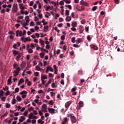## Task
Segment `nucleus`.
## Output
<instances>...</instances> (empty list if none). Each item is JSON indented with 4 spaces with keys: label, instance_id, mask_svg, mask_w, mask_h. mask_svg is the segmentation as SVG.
<instances>
[{
    "label": "nucleus",
    "instance_id": "obj_1",
    "mask_svg": "<svg viewBox=\"0 0 124 124\" xmlns=\"http://www.w3.org/2000/svg\"><path fill=\"white\" fill-rule=\"evenodd\" d=\"M17 11H18V4H14L12 8V12L13 13H17Z\"/></svg>",
    "mask_w": 124,
    "mask_h": 124
},
{
    "label": "nucleus",
    "instance_id": "obj_2",
    "mask_svg": "<svg viewBox=\"0 0 124 124\" xmlns=\"http://www.w3.org/2000/svg\"><path fill=\"white\" fill-rule=\"evenodd\" d=\"M48 112L50 114H55V113H58V110L55 109L53 108H48Z\"/></svg>",
    "mask_w": 124,
    "mask_h": 124
},
{
    "label": "nucleus",
    "instance_id": "obj_3",
    "mask_svg": "<svg viewBox=\"0 0 124 124\" xmlns=\"http://www.w3.org/2000/svg\"><path fill=\"white\" fill-rule=\"evenodd\" d=\"M27 51H28V53L30 54H32V53H33V50L31 48H30V45L28 44L27 45Z\"/></svg>",
    "mask_w": 124,
    "mask_h": 124
},
{
    "label": "nucleus",
    "instance_id": "obj_4",
    "mask_svg": "<svg viewBox=\"0 0 124 124\" xmlns=\"http://www.w3.org/2000/svg\"><path fill=\"white\" fill-rule=\"evenodd\" d=\"M29 119H33L36 120L37 119V117L33 115V113H31L29 115Z\"/></svg>",
    "mask_w": 124,
    "mask_h": 124
},
{
    "label": "nucleus",
    "instance_id": "obj_5",
    "mask_svg": "<svg viewBox=\"0 0 124 124\" xmlns=\"http://www.w3.org/2000/svg\"><path fill=\"white\" fill-rule=\"evenodd\" d=\"M80 4L81 5H85V6H88L89 5V3H88L87 2H86L84 0H81L80 1Z\"/></svg>",
    "mask_w": 124,
    "mask_h": 124
},
{
    "label": "nucleus",
    "instance_id": "obj_6",
    "mask_svg": "<svg viewBox=\"0 0 124 124\" xmlns=\"http://www.w3.org/2000/svg\"><path fill=\"white\" fill-rule=\"evenodd\" d=\"M20 71H21V68L20 67H17V68H16V70L14 71V73H20Z\"/></svg>",
    "mask_w": 124,
    "mask_h": 124
},
{
    "label": "nucleus",
    "instance_id": "obj_7",
    "mask_svg": "<svg viewBox=\"0 0 124 124\" xmlns=\"http://www.w3.org/2000/svg\"><path fill=\"white\" fill-rule=\"evenodd\" d=\"M76 117H75V116H73L71 118V122H72V123H73V124H75V123H76Z\"/></svg>",
    "mask_w": 124,
    "mask_h": 124
},
{
    "label": "nucleus",
    "instance_id": "obj_8",
    "mask_svg": "<svg viewBox=\"0 0 124 124\" xmlns=\"http://www.w3.org/2000/svg\"><path fill=\"white\" fill-rule=\"evenodd\" d=\"M70 104H71V101L67 102L65 104V108H68L70 106Z\"/></svg>",
    "mask_w": 124,
    "mask_h": 124
},
{
    "label": "nucleus",
    "instance_id": "obj_9",
    "mask_svg": "<svg viewBox=\"0 0 124 124\" xmlns=\"http://www.w3.org/2000/svg\"><path fill=\"white\" fill-rule=\"evenodd\" d=\"M68 119H67V117H65L63 120V122H62V124H65L66 123H68Z\"/></svg>",
    "mask_w": 124,
    "mask_h": 124
},
{
    "label": "nucleus",
    "instance_id": "obj_10",
    "mask_svg": "<svg viewBox=\"0 0 124 124\" xmlns=\"http://www.w3.org/2000/svg\"><path fill=\"white\" fill-rule=\"evenodd\" d=\"M19 53H20L19 52V51H18L16 50H13V54L14 56H17V55H18Z\"/></svg>",
    "mask_w": 124,
    "mask_h": 124
},
{
    "label": "nucleus",
    "instance_id": "obj_11",
    "mask_svg": "<svg viewBox=\"0 0 124 124\" xmlns=\"http://www.w3.org/2000/svg\"><path fill=\"white\" fill-rule=\"evenodd\" d=\"M17 56L16 57V61H19V60H20V58H21V57H22V55H23L22 53H19L17 54Z\"/></svg>",
    "mask_w": 124,
    "mask_h": 124
},
{
    "label": "nucleus",
    "instance_id": "obj_12",
    "mask_svg": "<svg viewBox=\"0 0 124 124\" xmlns=\"http://www.w3.org/2000/svg\"><path fill=\"white\" fill-rule=\"evenodd\" d=\"M83 31H84V27L82 26H79V33H82Z\"/></svg>",
    "mask_w": 124,
    "mask_h": 124
},
{
    "label": "nucleus",
    "instance_id": "obj_13",
    "mask_svg": "<svg viewBox=\"0 0 124 124\" xmlns=\"http://www.w3.org/2000/svg\"><path fill=\"white\" fill-rule=\"evenodd\" d=\"M45 79H47V76H42L41 80L42 81H45Z\"/></svg>",
    "mask_w": 124,
    "mask_h": 124
},
{
    "label": "nucleus",
    "instance_id": "obj_14",
    "mask_svg": "<svg viewBox=\"0 0 124 124\" xmlns=\"http://www.w3.org/2000/svg\"><path fill=\"white\" fill-rule=\"evenodd\" d=\"M23 5H24V4L23 3L19 4V8H20L21 10H25V7H24Z\"/></svg>",
    "mask_w": 124,
    "mask_h": 124
},
{
    "label": "nucleus",
    "instance_id": "obj_15",
    "mask_svg": "<svg viewBox=\"0 0 124 124\" xmlns=\"http://www.w3.org/2000/svg\"><path fill=\"white\" fill-rule=\"evenodd\" d=\"M65 20L67 22H70V21H71V16H67L66 17Z\"/></svg>",
    "mask_w": 124,
    "mask_h": 124
},
{
    "label": "nucleus",
    "instance_id": "obj_16",
    "mask_svg": "<svg viewBox=\"0 0 124 124\" xmlns=\"http://www.w3.org/2000/svg\"><path fill=\"white\" fill-rule=\"evenodd\" d=\"M91 48H93L94 50H98V47L94 45H91Z\"/></svg>",
    "mask_w": 124,
    "mask_h": 124
},
{
    "label": "nucleus",
    "instance_id": "obj_17",
    "mask_svg": "<svg viewBox=\"0 0 124 124\" xmlns=\"http://www.w3.org/2000/svg\"><path fill=\"white\" fill-rule=\"evenodd\" d=\"M28 93V92L26 91H23L19 93V94H21V95H24L25 94H27Z\"/></svg>",
    "mask_w": 124,
    "mask_h": 124
},
{
    "label": "nucleus",
    "instance_id": "obj_18",
    "mask_svg": "<svg viewBox=\"0 0 124 124\" xmlns=\"http://www.w3.org/2000/svg\"><path fill=\"white\" fill-rule=\"evenodd\" d=\"M26 23H29L30 22V16H27L25 17Z\"/></svg>",
    "mask_w": 124,
    "mask_h": 124
},
{
    "label": "nucleus",
    "instance_id": "obj_19",
    "mask_svg": "<svg viewBox=\"0 0 124 124\" xmlns=\"http://www.w3.org/2000/svg\"><path fill=\"white\" fill-rule=\"evenodd\" d=\"M40 56L42 59L44 58V56H45V53L44 52H42L40 53Z\"/></svg>",
    "mask_w": 124,
    "mask_h": 124
},
{
    "label": "nucleus",
    "instance_id": "obj_20",
    "mask_svg": "<svg viewBox=\"0 0 124 124\" xmlns=\"http://www.w3.org/2000/svg\"><path fill=\"white\" fill-rule=\"evenodd\" d=\"M16 102L17 101L16 100V99H15V96H14L13 98L12 104H16Z\"/></svg>",
    "mask_w": 124,
    "mask_h": 124
},
{
    "label": "nucleus",
    "instance_id": "obj_21",
    "mask_svg": "<svg viewBox=\"0 0 124 124\" xmlns=\"http://www.w3.org/2000/svg\"><path fill=\"white\" fill-rule=\"evenodd\" d=\"M31 41V37H28L25 38V39L24 40V43H26V42H27V41L30 42Z\"/></svg>",
    "mask_w": 124,
    "mask_h": 124
},
{
    "label": "nucleus",
    "instance_id": "obj_22",
    "mask_svg": "<svg viewBox=\"0 0 124 124\" xmlns=\"http://www.w3.org/2000/svg\"><path fill=\"white\" fill-rule=\"evenodd\" d=\"M83 41V39L82 38H78L77 40H76V42H78V43H81Z\"/></svg>",
    "mask_w": 124,
    "mask_h": 124
},
{
    "label": "nucleus",
    "instance_id": "obj_23",
    "mask_svg": "<svg viewBox=\"0 0 124 124\" xmlns=\"http://www.w3.org/2000/svg\"><path fill=\"white\" fill-rule=\"evenodd\" d=\"M77 22H72V27L75 28V27H77Z\"/></svg>",
    "mask_w": 124,
    "mask_h": 124
},
{
    "label": "nucleus",
    "instance_id": "obj_24",
    "mask_svg": "<svg viewBox=\"0 0 124 124\" xmlns=\"http://www.w3.org/2000/svg\"><path fill=\"white\" fill-rule=\"evenodd\" d=\"M71 16H72V18H78V16L74 15V13H72Z\"/></svg>",
    "mask_w": 124,
    "mask_h": 124
},
{
    "label": "nucleus",
    "instance_id": "obj_25",
    "mask_svg": "<svg viewBox=\"0 0 124 124\" xmlns=\"http://www.w3.org/2000/svg\"><path fill=\"white\" fill-rule=\"evenodd\" d=\"M22 45L23 46L20 47V51H23V50H24V49H26V46H25V45L22 44Z\"/></svg>",
    "mask_w": 124,
    "mask_h": 124
},
{
    "label": "nucleus",
    "instance_id": "obj_26",
    "mask_svg": "<svg viewBox=\"0 0 124 124\" xmlns=\"http://www.w3.org/2000/svg\"><path fill=\"white\" fill-rule=\"evenodd\" d=\"M19 88L17 87L15 89V92H14L13 93H18L19 92Z\"/></svg>",
    "mask_w": 124,
    "mask_h": 124
},
{
    "label": "nucleus",
    "instance_id": "obj_27",
    "mask_svg": "<svg viewBox=\"0 0 124 124\" xmlns=\"http://www.w3.org/2000/svg\"><path fill=\"white\" fill-rule=\"evenodd\" d=\"M79 107H83L84 105V103H83L82 101H80L79 103Z\"/></svg>",
    "mask_w": 124,
    "mask_h": 124
},
{
    "label": "nucleus",
    "instance_id": "obj_28",
    "mask_svg": "<svg viewBox=\"0 0 124 124\" xmlns=\"http://www.w3.org/2000/svg\"><path fill=\"white\" fill-rule=\"evenodd\" d=\"M42 108L44 110H46L47 109V106L46 104H44L42 105Z\"/></svg>",
    "mask_w": 124,
    "mask_h": 124
},
{
    "label": "nucleus",
    "instance_id": "obj_29",
    "mask_svg": "<svg viewBox=\"0 0 124 124\" xmlns=\"http://www.w3.org/2000/svg\"><path fill=\"white\" fill-rule=\"evenodd\" d=\"M49 29V27L48 26H44V31H45L46 32H47L46 31H48V30Z\"/></svg>",
    "mask_w": 124,
    "mask_h": 124
},
{
    "label": "nucleus",
    "instance_id": "obj_30",
    "mask_svg": "<svg viewBox=\"0 0 124 124\" xmlns=\"http://www.w3.org/2000/svg\"><path fill=\"white\" fill-rule=\"evenodd\" d=\"M9 88H8V86H5V87H3V91H8Z\"/></svg>",
    "mask_w": 124,
    "mask_h": 124
},
{
    "label": "nucleus",
    "instance_id": "obj_31",
    "mask_svg": "<svg viewBox=\"0 0 124 124\" xmlns=\"http://www.w3.org/2000/svg\"><path fill=\"white\" fill-rule=\"evenodd\" d=\"M36 69L38 71H40V70H41V68H40V67H39V66H38V65L36 66Z\"/></svg>",
    "mask_w": 124,
    "mask_h": 124
},
{
    "label": "nucleus",
    "instance_id": "obj_32",
    "mask_svg": "<svg viewBox=\"0 0 124 124\" xmlns=\"http://www.w3.org/2000/svg\"><path fill=\"white\" fill-rule=\"evenodd\" d=\"M6 108H10L11 107V105H10V104L7 103L6 104Z\"/></svg>",
    "mask_w": 124,
    "mask_h": 124
},
{
    "label": "nucleus",
    "instance_id": "obj_33",
    "mask_svg": "<svg viewBox=\"0 0 124 124\" xmlns=\"http://www.w3.org/2000/svg\"><path fill=\"white\" fill-rule=\"evenodd\" d=\"M40 35H41V37H44V36H46L47 34H44L43 33H40Z\"/></svg>",
    "mask_w": 124,
    "mask_h": 124
},
{
    "label": "nucleus",
    "instance_id": "obj_34",
    "mask_svg": "<svg viewBox=\"0 0 124 124\" xmlns=\"http://www.w3.org/2000/svg\"><path fill=\"white\" fill-rule=\"evenodd\" d=\"M77 9H78V11H81V6L79 5H77L76 7Z\"/></svg>",
    "mask_w": 124,
    "mask_h": 124
},
{
    "label": "nucleus",
    "instance_id": "obj_35",
    "mask_svg": "<svg viewBox=\"0 0 124 124\" xmlns=\"http://www.w3.org/2000/svg\"><path fill=\"white\" fill-rule=\"evenodd\" d=\"M65 15L66 16H68V15H69V11L68 10H65Z\"/></svg>",
    "mask_w": 124,
    "mask_h": 124
},
{
    "label": "nucleus",
    "instance_id": "obj_36",
    "mask_svg": "<svg viewBox=\"0 0 124 124\" xmlns=\"http://www.w3.org/2000/svg\"><path fill=\"white\" fill-rule=\"evenodd\" d=\"M13 67H14V68L16 69V68L18 67V64L16 63H15L14 64Z\"/></svg>",
    "mask_w": 124,
    "mask_h": 124
},
{
    "label": "nucleus",
    "instance_id": "obj_37",
    "mask_svg": "<svg viewBox=\"0 0 124 124\" xmlns=\"http://www.w3.org/2000/svg\"><path fill=\"white\" fill-rule=\"evenodd\" d=\"M96 9H97V6H94V7H93L92 8V10L93 11H95V10H96Z\"/></svg>",
    "mask_w": 124,
    "mask_h": 124
},
{
    "label": "nucleus",
    "instance_id": "obj_38",
    "mask_svg": "<svg viewBox=\"0 0 124 124\" xmlns=\"http://www.w3.org/2000/svg\"><path fill=\"white\" fill-rule=\"evenodd\" d=\"M16 99L17 100H18V101H21V100H22V98H21L20 96H17L16 97Z\"/></svg>",
    "mask_w": 124,
    "mask_h": 124
},
{
    "label": "nucleus",
    "instance_id": "obj_39",
    "mask_svg": "<svg viewBox=\"0 0 124 124\" xmlns=\"http://www.w3.org/2000/svg\"><path fill=\"white\" fill-rule=\"evenodd\" d=\"M12 84V82H11V79H8V82L7 85H11Z\"/></svg>",
    "mask_w": 124,
    "mask_h": 124
},
{
    "label": "nucleus",
    "instance_id": "obj_40",
    "mask_svg": "<svg viewBox=\"0 0 124 124\" xmlns=\"http://www.w3.org/2000/svg\"><path fill=\"white\" fill-rule=\"evenodd\" d=\"M61 39L62 40H64V39H65V36H64V35L61 36Z\"/></svg>",
    "mask_w": 124,
    "mask_h": 124
},
{
    "label": "nucleus",
    "instance_id": "obj_41",
    "mask_svg": "<svg viewBox=\"0 0 124 124\" xmlns=\"http://www.w3.org/2000/svg\"><path fill=\"white\" fill-rule=\"evenodd\" d=\"M87 40H88V41H91V40H92V39L91 38V36L90 35H88L87 37Z\"/></svg>",
    "mask_w": 124,
    "mask_h": 124
},
{
    "label": "nucleus",
    "instance_id": "obj_42",
    "mask_svg": "<svg viewBox=\"0 0 124 124\" xmlns=\"http://www.w3.org/2000/svg\"><path fill=\"white\" fill-rule=\"evenodd\" d=\"M3 93H4V92H3V91L0 90V95L3 96Z\"/></svg>",
    "mask_w": 124,
    "mask_h": 124
},
{
    "label": "nucleus",
    "instance_id": "obj_43",
    "mask_svg": "<svg viewBox=\"0 0 124 124\" xmlns=\"http://www.w3.org/2000/svg\"><path fill=\"white\" fill-rule=\"evenodd\" d=\"M71 41L73 43H75V37H72L71 39Z\"/></svg>",
    "mask_w": 124,
    "mask_h": 124
},
{
    "label": "nucleus",
    "instance_id": "obj_44",
    "mask_svg": "<svg viewBox=\"0 0 124 124\" xmlns=\"http://www.w3.org/2000/svg\"><path fill=\"white\" fill-rule=\"evenodd\" d=\"M30 47H31V48H32V49H33V48H34L35 47V46H34V44H31V45H30Z\"/></svg>",
    "mask_w": 124,
    "mask_h": 124
},
{
    "label": "nucleus",
    "instance_id": "obj_45",
    "mask_svg": "<svg viewBox=\"0 0 124 124\" xmlns=\"http://www.w3.org/2000/svg\"><path fill=\"white\" fill-rule=\"evenodd\" d=\"M50 68V66H48L46 68V73H48L49 72V69Z\"/></svg>",
    "mask_w": 124,
    "mask_h": 124
},
{
    "label": "nucleus",
    "instance_id": "obj_46",
    "mask_svg": "<svg viewBox=\"0 0 124 124\" xmlns=\"http://www.w3.org/2000/svg\"><path fill=\"white\" fill-rule=\"evenodd\" d=\"M33 3H34L33 1H31L29 4L30 6H32V5H33Z\"/></svg>",
    "mask_w": 124,
    "mask_h": 124
},
{
    "label": "nucleus",
    "instance_id": "obj_47",
    "mask_svg": "<svg viewBox=\"0 0 124 124\" xmlns=\"http://www.w3.org/2000/svg\"><path fill=\"white\" fill-rule=\"evenodd\" d=\"M18 35L19 36H22L23 35V32H22V31H19Z\"/></svg>",
    "mask_w": 124,
    "mask_h": 124
},
{
    "label": "nucleus",
    "instance_id": "obj_48",
    "mask_svg": "<svg viewBox=\"0 0 124 124\" xmlns=\"http://www.w3.org/2000/svg\"><path fill=\"white\" fill-rule=\"evenodd\" d=\"M34 76L37 77L39 75V73H38L37 72H34Z\"/></svg>",
    "mask_w": 124,
    "mask_h": 124
},
{
    "label": "nucleus",
    "instance_id": "obj_49",
    "mask_svg": "<svg viewBox=\"0 0 124 124\" xmlns=\"http://www.w3.org/2000/svg\"><path fill=\"white\" fill-rule=\"evenodd\" d=\"M39 43H40V44H42L44 43V41L43 40L41 39H39Z\"/></svg>",
    "mask_w": 124,
    "mask_h": 124
},
{
    "label": "nucleus",
    "instance_id": "obj_50",
    "mask_svg": "<svg viewBox=\"0 0 124 124\" xmlns=\"http://www.w3.org/2000/svg\"><path fill=\"white\" fill-rule=\"evenodd\" d=\"M49 9H51V7L50 6L46 7V11H48Z\"/></svg>",
    "mask_w": 124,
    "mask_h": 124
},
{
    "label": "nucleus",
    "instance_id": "obj_51",
    "mask_svg": "<svg viewBox=\"0 0 124 124\" xmlns=\"http://www.w3.org/2000/svg\"><path fill=\"white\" fill-rule=\"evenodd\" d=\"M53 68H54V70H57V71H58V68L57 67V65H54Z\"/></svg>",
    "mask_w": 124,
    "mask_h": 124
},
{
    "label": "nucleus",
    "instance_id": "obj_52",
    "mask_svg": "<svg viewBox=\"0 0 124 124\" xmlns=\"http://www.w3.org/2000/svg\"><path fill=\"white\" fill-rule=\"evenodd\" d=\"M48 104H50V105H53V104H54V102L53 101V100H51L49 101Z\"/></svg>",
    "mask_w": 124,
    "mask_h": 124
},
{
    "label": "nucleus",
    "instance_id": "obj_53",
    "mask_svg": "<svg viewBox=\"0 0 124 124\" xmlns=\"http://www.w3.org/2000/svg\"><path fill=\"white\" fill-rule=\"evenodd\" d=\"M6 99V97L3 96L1 98V100H2V101H5Z\"/></svg>",
    "mask_w": 124,
    "mask_h": 124
},
{
    "label": "nucleus",
    "instance_id": "obj_54",
    "mask_svg": "<svg viewBox=\"0 0 124 124\" xmlns=\"http://www.w3.org/2000/svg\"><path fill=\"white\" fill-rule=\"evenodd\" d=\"M33 114L34 115H37L38 113H37V111L33 109Z\"/></svg>",
    "mask_w": 124,
    "mask_h": 124
},
{
    "label": "nucleus",
    "instance_id": "obj_55",
    "mask_svg": "<svg viewBox=\"0 0 124 124\" xmlns=\"http://www.w3.org/2000/svg\"><path fill=\"white\" fill-rule=\"evenodd\" d=\"M39 114L40 116H43V113L41 112V110H39Z\"/></svg>",
    "mask_w": 124,
    "mask_h": 124
},
{
    "label": "nucleus",
    "instance_id": "obj_56",
    "mask_svg": "<svg viewBox=\"0 0 124 124\" xmlns=\"http://www.w3.org/2000/svg\"><path fill=\"white\" fill-rule=\"evenodd\" d=\"M85 9V7L84 6H80V10L81 11H82V10H84Z\"/></svg>",
    "mask_w": 124,
    "mask_h": 124
},
{
    "label": "nucleus",
    "instance_id": "obj_57",
    "mask_svg": "<svg viewBox=\"0 0 124 124\" xmlns=\"http://www.w3.org/2000/svg\"><path fill=\"white\" fill-rule=\"evenodd\" d=\"M9 93H10V92L9 91H8L6 92V93H5V95H9Z\"/></svg>",
    "mask_w": 124,
    "mask_h": 124
},
{
    "label": "nucleus",
    "instance_id": "obj_58",
    "mask_svg": "<svg viewBox=\"0 0 124 124\" xmlns=\"http://www.w3.org/2000/svg\"><path fill=\"white\" fill-rule=\"evenodd\" d=\"M23 115L24 116H27V115H28V110H26L24 113H23Z\"/></svg>",
    "mask_w": 124,
    "mask_h": 124
},
{
    "label": "nucleus",
    "instance_id": "obj_59",
    "mask_svg": "<svg viewBox=\"0 0 124 124\" xmlns=\"http://www.w3.org/2000/svg\"><path fill=\"white\" fill-rule=\"evenodd\" d=\"M71 30L73 31H76V28H75V27H73L71 28Z\"/></svg>",
    "mask_w": 124,
    "mask_h": 124
},
{
    "label": "nucleus",
    "instance_id": "obj_60",
    "mask_svg": "<svg viewBox=\"0 0 124 124\" xmlns=\"http://www.w3.org/2000/svg\"><path fill=\"white\" fill-rule=\"evenodd\" d=\"M8 34H15V33H14V32H13V31H9L8 32Z\"/></svg>",
    "mask_w": 124,
    "mask_h": 124
},
{
    "label": "nucleus",
    "instance_id": "obj_61",
    "mask_svg": "<svg viewBox=\"0 0 124 124\" xmlns=\"http://www.w3.org/2000/svg\"><path fill=\"white\" fill-rule=\"evenodd\" d=\"M73 116L72 114L70 113L69 114H67V117H69L71 119V118Z\"/></svg>",
    "mask_w": 124,
    "mask_h": 124
},
{
    "label": "nucleus",
    "instance_id": "obj_62",
    "mask_svg": "<svg viewBox=\"0 0 124 124\" xmlns=\"http://www.w3.org/2000/svg\"><path fill=\"white\" fill-rule=\"evenodd\" d=\"M30 26H34V22H33V21H31V22L30 23Z\"/></svg>",
    "mask_w": 124,
    "mask_h": 124
},
{
    "label": "nucleus",
    "instance_id": "obj_63",
    "mask_svg": "<svg viewBox=\"0 0 124 124\" xmlns=\"http://www.w3.org/2000/svg\"><path fill=\"white\" fill-rule=\"evenodd\" d=\"M65 1L66 3H70V2H71V1H70V0H66Z\"/></svg>",
    "mask_w": 124,
    "mask_h": 124
},
{
    "label": "nucleus",
    "instance_id": "obj_64",
    "mask_svg": "<svg viewBox=\"0 0 124 124\" xmlns=\"http://www.w3.org/2000/svg\"><path fill=\"white\" fill-rule=\"evenodd\" d=\"M85 31L88 32L89 31V26L86 27H85Z\"/></svg>",
    "mask_w": 124,
    "mask_h": 124
}]
</instances>
